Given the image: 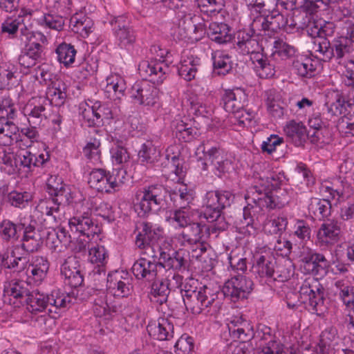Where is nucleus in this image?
<instances>
[{"instance_id":"f257e3e1","label":"nucleus","mask_w":354,"mask_h":354,"mask_svg":"<svg viewBox=\"0 0 354 354\" xmlns=\"http://www.w3.org/2000/svg\"><path fill=\"white\" fill-rule=\"evenodd\" d=\"M280 183L276 175L268 177L266 181L262 179L259 185L250 187L249 201L253 202L259 209L281 208L289 202L288 192L278 189Z\"/></svg>"},{"instance_id":"f03ea898","label":"nucleus","mask_w":354,"mask_h":354,"mask_svg":"<svg viewBox=\"0 0 354 354\" xmlns=\"http://www.w3.org/2000/svg\"><path fill=\"white\" fill-rule=\"evenodd\" d=\"M234 195L229 191H210L205 195L203 217L209 223H214L212 230H225L228 223L222 211L234 202Z\"/></svg>"},{"instance_id":"7ed1b4c3","label":"nucleus","mask_w":354,"mask_h":354,"mask_svg":"<svg viewBox=\"0 0 354 354\" xmlns=\"http://www.w3.org/2000/svg\"><path fill=\"white\" fill-rule=\"evenodd\" d=\"M179 293L177 299L185 305L187 310L195 315H199L205 311L209 313V308L217 306L218 304L216 299L218 292L214 291L207 286H204L196 290L192 289L191 286L187 288V284H185L184 288H180Z\"/></svg>"},{"instance_id":"20e7f679","label":"nucleus","mask_w":354,"mask_h":354,"mask_svg":"<svg viewBox=\"0 0 354 354\" xmlns=\"http://www.w3.org/2000/svg\"><path fill=\"white\" fill-rule=\"evenodd\" d=\"M46 190L52 196L49 199L41 202L38 208L43 215L50 221L57 223L59 216V206L68 204V195L69 192L66 190L63 180L57 176H50L46 183Z\"/></svg>"},{"instance_id":"39448f33","label":"nucleus","mask_w":354,"mask_h":354,"mask_svg":"<svg viewBox=\"0 0 354 354\" xmlns=\"http://www.w3.org/2000/svg\"><path fill=\"white\" fill-rule=\"evenodd\" d=\"M20 30V39L25 46L18 57V62L21 66L28 68L43 60L44 46L39 41L44 43L46 38L41 32L30 31L24 26Z\"/></svg>"},{"instance_id":"423d86ee","label":"nucleus","mask_w":354,"mask_h":354,"mask_svg":"<svg viewBox=\"0 0 354 354\" xmlns=\"http://www.w3.org/2000/svg\"><path fill=\"white\" fill-rule=\"evenodd\" d=\"M167 189L162 185H151L137 193L138 202L135 205L136 211L140 216H146L149 213H156L165 203Z\"/></svg>"},{"instance_id":"0eeeda50","label":"nucleus","mask_w":354,"mask_h":354,"mask_svg":"<svg viewBox=\"0 0 354 354\" xmlns=\"http://www.w3.org/2000/svg\"><path fill=\"white\" fill-rule=\"evenodd\" d=\"M300 303L308 304L309 310L318 316L324 314V289L319 281L313 277L304 280L299 291Z\"/></svg>"},{"instance_id":"6e6552de","label":"nucleus","mask_w":354,"mask_h":354,"mask_svg":"<svg viewBox=\"0 0 354 354\" xmlns=\"http://www.w3.org/2000/svg\"><path fill=\"white\" fill-rule=\"evenodd\" d=\"M93 203V201L91 199H83L81 202L82 209L80 210V214H77L68 221L71 231L79 232L88 240L92 239L95 235H97L101 232V228L90 217ZM94 203L96 204V201Z\"/></svg>"},{"instance_id":"1a4fd4ad","label":"nucleus","mask_w":354,"mask_h":354,"mask_svg":"<svg viewBox=\"0 0 354 354\" xmlns=\"http://www.w3.org/2000/svg\"><path fill=\"white\" fill-rule=\"evenodd\" d=\"M196 155L198 162L201 163V168L207 171L209 166L218 171L220 176L225 173L227 166L230 164L227 159H224L218 148L211 146L209 141L202 142L196 149Z\"/></svg>"},{"instance_id":"9d476101","label":"nucleus","mask_w":354,"mask_h":354,"mask_svg":"<svg viewBox=\"0 0 354 354\" xmlns=\"http://www.w3.org/2000/svg\"><path fill=\"white\" fill-rule=\"evenodd\" d=\"M174 35H177L179 40L188 39L198 41L205 35L208 36V28L203 19L191 13L179 20Z\"/></svg>"},{"instance_id":"9b49d317","label":"nucleus","mask_w":354,"mask_h":354,"mask_svg":"<svg viewBox=\"0 0 354 354\" xmlns=\"http://www.w3.org/2000/svg\"><path fill=\"white\" fill-rule=\"evenodd\" d=\"M341 237V223L336 219H328L317 231L316 244L320 248H330L340 241Z\"/></svg>"},{"instance_id":"f8f14e48","label":"nucleus","mask_w":354,"mask_h":354,"mask_svg":"<svg viewBox=\"0 0 354 354\" xmlns=\"http://www.w3.org/2000/svg\"><path fill=\"white\" fill-rule=\"evenodd\" d=\"M116 44L121 48L128 49L133 46L136 40L134 30L129 19L124 16L114 17L111 21Z\"/></svg>"},{"instance_id":"ddd939ff","label":"nucleus","mask_w":354,"mask_h":354,"mask_svg":"<svg viewBox=\"0 0 354 354\" xmlns=\"http://www.w3.org/2000/svg\"><path fill=\"white\" fill-rule=\"evenodd\" d=\"M130 97L135 103L153 106L158 100V90L147 81L136 82L131 88Z\"/></svg>"},{"instance_id":"4468645a","label":"nucleus","mask_w":354,"mask_h":354,"mask_svg":"<svg viewBox=\"0 0 354 354\" xmlns=\"http://www.w3.org/2000/svg\"><path fill=\"white\" fill-rule=\"evenodd\" d=\"M214 223L210 226L201 223H190L181 233L184 244L198 245L203 243L211 233H216L221 230H212Z\"/></svg>"},{"instance_id":"2eb2a0df","label":"nucleus","mask_w":354,"mask_h":354,"mask_svg":"<svg viewBox=\"0 0 354 354\" xmlns=\"http://www.w3.org/2000/svg\"><path fill=\"white\" fill-rule=\"evenodd\" d=\"M321 37L314 41V48L319 53V57L324 62L330 61L334 56L333 49L328 37H332L335 32V26L333 22L326 21L319 25Z\"/></svg>"},{"instance_id":"dca6fc26","label":"nucleus","mask_w":354,"mask_h":354,"mask_svg":"<svg viewBox=\"0 0 354 354\" xmlns=\"http://www.w3.org/2000/svg\"><path fill=\"white\" fill-rule=\"evenodd\" d=\"M162 230L151 223L143 222L140 223L139 232L136 236V245L140 249L153 252L154 246L161 236Z\"/></svg>"},{"instance_id":"f3484780","label":"nucleus","mask_w":354,"mask_h":354,"mask_svg":"<svg viewBox=\"0 0 354 354\" xmlns=\"http://www.w3.org/2000/svg\"><path fill=\"white\" fill-rule=\"evenodd\" d=\"M301 258L306 272L313 275H321L327 272L330 263L324 254L308 248L307 252H302Z\"/></svg>"},{"instance_id":"a211bd4d","label":"nucleus","mask_w":354,"mask_h":354,"mask_svg":"<svg viewBox=\"0 0 354 354\" xmlns=\"http://www.w3.org/2000/svg\"><path fill=\"white\" fill-rule=\"evenodd\" d=\"M222 102L224 109L233 114H239L243 111V108L247 103V95L245 90L235 87L232 89H226L222 95Z\"/></svg>"},{"instance_id":"6ab92c4d","label":"nucleus","mask_w":354,"mask_h":354,"mask_svg":"<svg viewBox=\"0 0 354 354\" xmlns=\"http://www.w3.org/2000/svg\"><path fill=\"white\" fill-rule=\"evenodd\" d=\"M168 66L161 62L142 60L138 65V71L145 79L150 78V81L157 84L162 83L168 71Z\"/></svg>"},{"instance_id":"aec40b11","label":"nucleus","mask_w":354,"mask_h":354,"mask_svg":"<svg viewBox=\"0 0 354 354\" xmlns=\"http://www.w3.org/2000/svg\"><path fill=\"white\" fill-rule=\"evenodd\" d=\"M154 256L151 255L152 259L141 257L133 263L131 269L136 279L147 281L156 279L158 268H161L162 264L154 259Z\"/></svg>"},{"instance_id":"412c9836","label":"nucleus","mask_w":354,"mask_h":354,"mask_svg":"<svg viewBox=\"0 0 354 354\" xmlns=\"http://www.w3.org/2000/svg\"><path fill=\"white\" fill-rule=\"evenodd\" d=\"M4 299L10 305L19 307L25 302L30 291L28 289V284L24 281H12L5 286Z\"/></svg>"},{"instance_id":"4be33fe9","label":"nucleus","mask_w":354,"mask_h":354,"mask_svg":"<svg viewBox=\"0 0 354 354\" xmlns=\"http://www.w3.org/2000/svg\"><path fill=\"white\" fill-rule=\"evenodd\" d=\"M254 258L252 272L257 277L270 278L274 276L276 261L270 252H258Z\"/></svg>"},{"instance_id":"5701e85b","label":"nucleus","mask_w":354,"mask_h":354,"mask_svg":"<svg viewBox=\"0 0 354 354\" xmlns=\"http://www.w3.org/2000/svg\"><path fill=\"white\" fill-rule=\"evenodd\" d=\"M61 274L64 277L65 284L71 288H77L84 282L80 266L74 257H68L65 260L61 268Z\"/></svg>"},{"instance_id":"b1692460","label":"nucleus","mask_w":354,"mask_h":354,"mask_svg":"<svg viewBox=\"0 0 354 354\" xmlns=\"http://www.w3.org/2000/svg\"><path fill=\"white\" fill-rule=\"evenodd\" d=\"M188 252L184 250L173 251L172 254L160 252L159 261L161 268L173 269L176 270H185L189 266L187 259Z\"/></svg>"},{"instance_id":"393cba45","label":"nucleus","mask_w":354,"mask_h":354,"mask_svg":"<svg viewBox=\"0 0 354 354\" xmlns=\"http://www.w3.org/2000/svg\"><path fill=\"white\" fill-rule=\"evenodd\" d=\"M150 336L158 340H169L173 337L174 325L165 317H160L157 321L151 322L147 327Z\"/></svg>"},{"instance_id":"a878e982","label":"nucleus","mask_w":354,"mask_h":354,"mask_svg":"<svg viewBox=\"0 0 354 354\" xmlns=\"http://www.w3.org/2000/svg\"><path fill=\"white\" fill-rule=\"evenodd\" d=\"M230 335L240 341L249 342L254 337V331L250 323L241 317H236L228 324Z\"/></svg>"},{"instance_id":"bb28decb","label":"nucleus","mask_w":354,"mask_h":354,"mask_svg":"<svg viewBox=\"0 0 354 354\" xmlns=\"http://www.w3.org/2000/svg\"><path fill=\"white\" fill-rule=\"evenodd\" d=\"M21 248L27 252L38 251L42 246L43 239L39 230L31 224L24 225Z\"/></svg>"},{"instance_id":"cd10ccee","label":"nucleus","mask_w":354,"mask_h":354,"mask_svg":"<svg viewBox=\"0 0 354 354\" xmlns=\"http://www.w3.org/2000/svg\"><path fill=\"white\" fill-rule=\"evenodd\" d=\"M48 104V100L39 97L32 98L26 107V111L28 115V121L33 124H39L44 118H46V106Z\"/></svg>"},{"instance_id":"c85d7f7f","label":"nucleus","mask_w":354,"mask_h":354,"mask_svg":"<svg viewBox=\"0 0 354 354\" xmlns=\"http://www.w3.org/2000/svg\"><path fill=\"white\" fill-rule=\"evenodd\" d=\"M208 37L219 44L231 41L233 35L229 26L224 23H209L208 26Z\"/></svg>"},{"instance_id":"c756f323","label":"nucleus","mask_w":354,"mask_h":354,"mask_svg":"<svg viewBox=\"0 0 354 354\" xmlns=\"http://www.w3.org/2000/svg\"><path fill=\"white\" fill-rule=\"evenodd\" d=\"M250 60L257 75L261 78H268L274 74L273 65L271 64L268 57L259 50L250 53Z\"/></svg>"},{"instance_id":"7c9ffc66","label":"nucleus","mask_w":354,"mask_h":354,"mask_svg":"<svg viewBox=\"0 0 354 354\" xmlns=\"http://www.w3.org/2000/svg\"><path fill=\"white\" fill-rule=\"evenodd\" d=\"M283 131L296 146L302 145L308 138L306 128L301 122L291 120L284 127Z\"/></svg>"},{"instance_id":"2f4dec72","label":"nucleus","mask_w":354,"mask_h":354,"mask_svg":"<svg viewBox=\"0 0 354 354\" xmlns=\"http://www.w3.org/2000/svg\"><path fill=\"white\" fill-rule=\"evenodd\" d=\"M49 295L41 293L38 290H32L25 299L27 309L32 313L42 312L48 308Z\"/></svg>"},{"instance_id":"473e14b6","label":"nucleus","mask_w":354,"mask_h":354,"mask_svg":"<svg viewBox=\"0 0 354 354\" xmlns=\"http://www.w3.org/2000/svg\"><path fill=\"white\" fill-rule=\"evenodd\" d=\"M200 66V59L194 56H188L182 59L178 66V75L186 81L194 80Z\"/></svg>"},{"instance_id":"72a5a7b5","label":"nucleus","mask_w":354,"mask_h":354,"mask_svg":"<svg viewBox=\"0 0 354 354\" xmlns=\"http://www.w3.org/2000/svg\"><path fill=\"white\" fill-rule=\"evenodd\" d=\"M331 203L328 199L312 198L308 205L309 214L318 220H324L331 214Z\"/></svg>"},{"instance_id":"f704fd0d","label":"nucleus","mask_w":354,"mask_h":354,"mask_svg":"<svg viewBox=\"0 0 354 354\" xmlns=\"http://www.w3.org/2000/svg\"><path fill=\"white\" fill-rule=\"evenodd\" d=\"M237 39V46L243 53L250 54L260 49L257 37L250 31L238 32Z\"/></svg>"},{"instance_id":"c9c22d12","label":"nucleus","mask_w":354,"mask_h":354,"mask_svg":"<svg viewBox=\"0 0 354 354\" xmlns=\"http://www.w3.org/2000/svg\"><path fill=\"white\" fill-rule=\"evenodd\" d=\"M24 223H15L9 219H3L0 223V236L6 242H14L19 239L21 230L24 228Z\"/></svg>"},{"instance_id":"e433bc0d","label":"nucleus","mask_w":354,"mask_h":354,"mask_svg":"<svg viewBox=\"0 0 354 354\" xmlns=\"http://www.w3.org/2000/svg\"><path fill=\"white\" fill-rule=\"evenodd\" d=\"M266 105L269 113L275 118H281L284 114L283 102L279 93L270 90L266 92Z\"/></svg>"},{"instance_id":"4c0bfd02","label":"nucleus","mask_w":354,"mask_h":354,"mask_svg":"<svg viewBox=\"0 0 354 354\" xmlns=\"http://www.w3.org/2000/svg\"><path fill=\"white\" fill-rule=\"evenodd\" d=\"M172 283L166 279L157 280L153 282L151 288V300L162 304L167 302L171 291Z\"/></svg>"},{"instance_id":"58836bf2","label":"nucleus","mask_w":354,"mask_h":354,"mask_svg":"<svg viewBox=\"0 0 354 354\" xmlns=\"http://www.w3.org/2000/svg\"><path fill=\"white\" fill-rule=\"evenodd\" d=\"M48 100L54 106H60L64 104L66 95V85L59 80L53 81L48 88Z\"/></svg>"},{"instance_id":"ea45409f","label":"nucleus","mask_w":354,"mask_h":354,"mask_svg":"<svg viewBox=\"0 0 354 354\" xmlns=\"http://www.w3.org/2000/svg\"><path fill=\"white\" fill-rule=\"evenodd\" d=\"M214 73L225 75L232 70V57L224 52H216L212 55Z\"/></svg>"},{"instance_id":"a19ab883","label":"nucleus","mask_w":354,"mask_h":354,"mask_svg":"<svg viewBox=\"0 0 354 354\" xmlns=\"http://www.w3.org/2000/svg\"><path fill=\"white\" fill-rule=\"evenodd\" d=\"M160 149L152 142L147 141L138 151V158L142 163L153 165L160 158Z\"/></svg>"},{"instance_id":"79ce46f5","label":"nucleus","mask_w":354,"mask_h":354,"mask_svg":"<svg viewBox=\"0 0 354 354\" xmlns=\"http://www.w3.org/2000/svg\"><path fill=\"white\" fill-rule=\"evenodd\" d=\"M169 196L171 200L174 201L175 205L178 207V208L187 209L194 198V192L185 186L171 190Z\"/></svg>"},{"instance_id":"37998d69","label":"nucleus","mask_w":354,"mask_h":354,"mask_svg":"<svg viewBox=\"0 0 354 354\" xmlns=\"http://www.w3.org/2000/svg\"><path fill=\"white\" fill-rule=\"evenodd\" d=\"M107 288L113 291L114 295L124 297L130 294L132 286L127 279L122 280L121 277H115L113 278L112 275L109 274Z\"/></svg>"},{"instance_id":"c03bdc74","label":"nucleus","mask_w":354,"mask_h":354,"mask_svg":"<svg viewBox=\"0 0 354 354\" xmlns=\"http://www.w3.org/2000/svg\"><path fill=\"white\" fill-rule=\"evenodd\" d=\"M335 286L339 291V297L344 304L351 310L354 308V286L345 279L337 280Z\"/></svg>"},{"instance_id":"a18cd8bd","label":"nucleus","mask_w":354,"mask_h":354,"mask_svg":"<svg viewBox=\"0 0 354 354\" xmlns=\"http://www.w3.org/2000/svg\"><path fill=\"white\" fill-rule=\"evenodd\" d=\"M19 247H15L11 252V257L13 260L10 262L3 258V262H0L1 268L4 267L8 269H14L17 272H21L25 269L27 270L29 263V257L28 254H24L21 256L18 255Z\"/></svg>"},{"instance_id":"49530a36","label":"nucleus","mask_w":354,"mask_h":354,"mask_svg":"<svg viewBox=\"0 0 354 354\" xmlns=\"http://www.w3.org/2000/svg\"><path fill=\"white\" fill-rule=\"evenodd\" d=\"M250 189L248 191L247 195L245 196V199L248 203V205L244 207L243 210V220L241 221V226L240 229L245 230L249 234H254L255 232V229L253 227V219L251 216L250 209H253V212H257V209H259V207H257L253 202L251 201H249L250 197Z\"/></svg>"},{"instance_id":"de8ad7c7","label":"nucleus","mask_w":354,"mask_h":354,"mask_svg":"<svg viewBox=\"0 0 354 354\" xmlns=\"http://www.w3.org/2000/svg\"><path fill=\"white\" fill-rule=\"evenodd\" d=\"M49 269V263L46 259L38 257L34 264H28L26 274H31L35 281H41L46 275Z\"/></svg>"},{"instance_id":"09e8293b","label":"nucleus","mask_w":354,"mask_h":354,"mask_svg":"<svg viewBox=\"0 0 354 354\" xmlns=\"http://www.w3.org/2000/svg\"><path fill=\"white\" fill-rule=\"evenodd\" d=\"M124 175H122L121 178L119 176L117 178L114 174H110L105 171L104 178H102L101 182L97 184V187H95V189L100 192H111L112 189L118 187L124 183Z\"/></svg>"},{"instance_id":"8fccbe9b","label":"nucleus","mask_w":354,"mask_h":354,"mask_svg":"<svg viewBox=\"0 0 354 354\" xmlns=\"http://www.w3.org/2000/svg\"><path fill=\"white\" fill-rule=\"evenodd\" d=\"M76 53L73 46L66 43L59 44L56 49L58 61L66 66L74 62Z\"/></svg>"},{"instance_id":"3c124183","label":"nucleus","mask_w":354,"mask_h":354,"mask_svg":"<svg viewBox=\"0 0 354 354\" xmlns=\"http://www.w3.org/2000/svg\"><path fill=\"white\" fill-rule=\"evenodd\" d=\"M191 111L198 116L209 118L214 109L211 106H207L196 96L190 97L189 99Z\"/></svg>"},{"instance_id":"603ef678","label":"nucleus","mask_w":354,"mask_h":354,"mask_svg":"<svg viewBox=\"0 0 354 354\" xmlns=\"http://www.w3.org/2000/svg\"><path fill=\"white\" fill-rule=\"evenodd\" d=\"M197 133L195 128L191 127L190 124L180 121L175 127L176 137L183 142H187L192 140Z\"/></svg>"},{"instance_id":"864d4df0","label":"nucleus","mask_w":354,"mask_h":354,"mask_svg":"<svg viewBox=\"0 0 354 354\" xmlns=\"http://www.w3.org/2000/svg\"><path fill=\"white\" fill-rule=\"evenodd\" d=\"M237 283L236 277H233L225 283L222 288V292L225 297L233 302L244 299L242 293L239 292V284Z\"/></svg>"},{"instance_id":"5fc2aeb1","label":"nucleus","mask_w":354,"mask_h":354,"mask_svg":"<svg viewBox=\"0 0 354 354\" xmlns=\"http://www.w3.org/2000/svg\"><path fill=\"white\" fill-rule=\"evenodd\" d=\"M268 12V24L272 32H277L278 30L283 28L288 25V19L281 13L280 10L274 8Z\"/></svg>"},{"instance_id":"6e6d98bb","label":"nucleus","mask_w":354,"mask_h":354,"mask_svg":"<svg viewBox=\"0 0 354 354\" xmlns=\"http://www.w3.org/2000/svg\"><path fill=\"white\" fill-rule=\"evenodd\" d=\"M198 7L202 12L215 15L220 12L224 6V0H196Z\"/></svg>"},{"instance_id":"4d7b16f0","label":"nucleus","mask_w":354,"mask_h":354,"mask_svg":"<svg viewBox=\"0 0 354 354\" xmlns=\"http://www.w3.org/2000/svg\"><path fill=\"white\" fill-rule=\"evenodd\" d=\"M26 15H31V12H27V10L23 9L17 18H7L1 24L2 32H7L12 35H15L19 28L22 25L23 19L21 17Z\"/></svg>"},{"instance_id":"13d9d810","label":"nucleus","mask_w":354,"mask_h":354,"mask_svg":"<svg viewBox=\"0 0 354 354\" xmlns=\"http://www.w3.org/2000/svg\"><path fill=\"white\" fill-rule=\"evenodd\" d=\"M118 309L115 306H109L107 301L102 297L95 300L93 312L95 316L99 317H104L106 319H109L112 313H116Z\"/></svg>"},{"instance_id":"bf43d9fd","label":"nucleus","mask_w":354,"mask_h":354,"mask_svg":"<svg viewBox=\"0 0 354 354\" xmlns=\"http://www.w3.org/2000/svg\"><path fill=\"white\" fill-rule=\"evenodd\" d=\"M69 303H71V299L68 295L65 296L64 295H62L55 296L53 294L49 295L48 308V314L50 315H51V314L53 313L57 314L58 310L62 308H66L67 304Z\"/></svg>"},{"instance_id":"052dcab7","label":"nucleus","mask_w":354,"mask_h":354,"mask_svg":"<svg viewBox=\"0 0 354 354\" xmlns=\"http://www.w3.org/2000/svg\"><path fill=\"white\" fill-rule=\"evenodd\" d=\"M110 154L113 164L122 165L129 162L130 155L127 149L120 145H115L110 149Z\"/></svg>"},{"instance_id":"680f3d73","label":"nucleus","mask_w":354,"mask_h":354,"mask_svg":"<svg viewBox=\"0 0 354 354\" xmlns=\"http://www.w3.org/2000/svg\"><path fill=\"white\" fill-rule=\"evenodd\" d=\"M55 238L58 242L64 246H66L71 242V236L64 228H59L57 230L53 229L47 232V241H51L53 244V247L55 248L58 247L57 241H55Z\"/></svg>"},{"instance_id":"e2e57ef3","label":"nucleus","mask_w":354,"mask_h":354,"mask_svg":"<svg viewBox=\"0 0 354 354\" xmlns=\"http://www.w3.org/2000/svg\"><path fill=\"white\" fill-rule=\"evenodd\" d=\"M16 108L12 100L3 98L0 102V120L3 122L6 120H13L16 116Z\"/></svg>"},{"instance_id":"0e129e2a","label":"nucleus","mask_w":354,"mask_h":354,"mask_svg":"<svg viewBox=\"0 0 354 354\" xmlns=\"http://www.w3.org/2000/svg\"><path fill=\"white\" fill-rule=\"evenodd\" d=\"M97 104L88 106L87 104H82L80 107V114L88 127H97Z\"/></svg>"},{"instance_id":"69168bd1","label":"nucleus","mask_w":354,"mask_h":354,"mask_svg":"<svg viewBox=\"0 0 354 354\" xmlns=\"http://www.w3.org/2000/svg\"><path fill=\"white\" fill-rule=\"evenodd\" d=\"M274 53H277L282 58H289L294 56L295 49L281 39H275L273 41Z\"/></svg>"},{"instance_id":"338daca9","label":"nucleus","mask_w":354,"mask_h":354,"mask_svg":"<svg viewBox=\"0 0 354 354\" xmlns=\"http://www.w3.org/2000/svg\"><path fill=\"white\" fill-rule=\"evenodd\" d=\"M331 48L333 49V57L336 56L337 59L342 58L346 54L348 55V57H350V55H353V48L352 46L348 44V41L346 38H343L335 41L333 46H331Z\"/></svg>"},{"instance_id":"774afa93","label":"nucleus","mask_w":354,"mask_h":354,"mask_svg":"<svg viewBox=\"0 0 354 354\" xmlns=\"http://www.w3.org/2000/svg\"><path fill=\"white\" fill-rule=\"evenodd\" d=\"M30 200V195L28 192H11L8 195V201L11 205L15 207H24Z\"/></svg>"}]
</instances>
